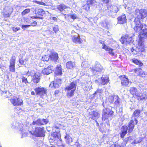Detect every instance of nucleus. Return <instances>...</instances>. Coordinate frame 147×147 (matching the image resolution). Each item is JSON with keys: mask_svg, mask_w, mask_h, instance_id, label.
Wrapping results in <instances>:
<instances>
[{"mask_svg": "<svg viewBox=\"0 0 147 147\" xmlns=\"http://www.w3.org/2000/svg\"><path fill=\"white\" fill-rule=\"evenodd\" d=\"M134 23V25H132V27H134V29L135 32L139 34L141 38H147V28L143 29L141 31L143 25L141 23L138 18L135 19Z\"/></svg>", "mask_w": 147, "mask_h": 147, "instance_id": "obj_1", "label": "nucleus"}, {"mask_svg": "<svg viewBox=\"0 0 147 147\" xmlns=\"http://www.w3.org/2000/svg\"><path fill=\"white\" fill-rule=\"evenodd\" d=\"M31 129H29L28 131L32 134L35 135L37 137H42L45 136L44 131V127L42 126H35L34 129L30 130Z\"/></svg>", "mask_w": 147, "mask_h": 147, "instance_id": "obj_2", "label": "nucleus"}, {"mask_svg": "<svg viewBox=\"0 0 147 147\" xmlns=\"http://www.w3.org/2000/svg\"><path fill=\"white\" fill-rule=\"evenodd\" d=\"M76 82H74L65 88V90L67 92V95L68 97H71L74 95V91L76 89Z\"/></svg>", "mask_w": 147, "mask_h": 147, "instance_id": "obj_3", "label": "nucleus"}, {"mask_svg": "<svg viewBox=\"0 0 147 147\" xmlns=\"http://www.w3.org/2000/svg\"><path fill=\"white\" fill-rule=\"evenodd\" d=\"M134 13L137 16L135 19L137 18L140 22V19H143L147 16V9H136L135 10Z\"/></svg>", "mask_w": 147, "mask_h": 147, "instance_id": "obj_4", "label": "nucleus"}, {"mask_svg": "<svg viewBox=\"0 0 147 147\" xmlns=\"http://www.w3.org/2000/svg\"><path fill=\"white\" fill-rule=\"evenodd\" d=\"M114 112L109 109H103L102 119L103 120L105 121L112 116Z\"/></svg>", "mask_w": 147, "mask_h": 147, "instance_id": "obj_5", "label": "nucleus"}, {"mask_svg": "<svg viewBox=\"0 0 147 147\" xmlns=\"http://www.w3.org/2000/svg\"><path fill=\"white\" fill-rule=\"evenodd\" d=\"M11 125V127L12 128L17 129L19 128L22 134V138L27 136V131L23 129H22L23 128L22 124L14 122Z\"/></svg>", "mask_w": 147, "mask_h": 147, "instance_id": "obj_6", "label": "nucleus"}, {"mask_svg": "<svg viewBox=\"0 0 147 147\" xmlns=\"http://www.w3.org/2000/svg\"><path fill=\"white\" fill-rule=\"evenodd\" d=\"M94 74H99L104 71V69L102 66L97 62L95 63V67L91 68Z\"/></svg>", "mask_w": 147, "mask_h": 147, "instance_id": "obj_7", "label": "nucleus"}, {"mask_svg": "<svg viewBox=\"0 0 147 147\" xmlns=\"http://www.w3.org/2000/svg\"><path fill=\"white\" fill-rule=\"evenodd\" d=\"M48 122V120L47 119H38L37 120L35 121H34L32 125H30L29 127V129L31 128H33V125L34 127H35V126H40L39 125H44L47 124Z\"/></svg>", "mask_w": 147, "mask_h": 147, "instance_id": "obj_8", "label": "nucleus"}, {"mask_svg": "<svg viewBox=\"0 0 147 147\" xmlns=\"http://www.w3.org/2000/svg\"><path fill=\"white\" fill-rule=\"evenodd\" d=\"M9 100L11 103L14 106H18L23 104L22 100L19 98H17L16 96H13L10 98Z\"/></svg>", "mask_w": 147, "mask_h": 147, "instance_id": "obj_9", "label": "nucleus"}, {"mask_svg": "<svg viewBox=\"0 0 147 147\" xmlns=\"http://www.w3.org/2000/svg\"><path fill=\"white\" fill-rule=\"evenodd\" d=\"M59 132H53L51 136L49 137V141L50 143L55 142L56 140L59 139Z\"/></svg>", "mask_w": 147, "mask_h": 147, "instance_id": "obj_10", "label": "nucleus"}, {"mask_svg": "<svg viewBox=\"0 0 147 147\" xmlns=\"http://www.w3.org/2000/svg\"><path fill=\"white\" fill-rule=\"evenodd\" d=\"M137 122L138 121L136 117H134L133 119L130 121L128 127L129 128L128 132L130 133L132 131L134 127V124H136Z\"/></svg>", "mask_w": 147, "mask_h": 147, "instance_id": "obj_11", "label": "nucleus"}, {"mask_svg": "<svg viewBox=\"0 0 147 147\" xmlns=\"http://www.w3.org/2000/svg\"><path fill=\"white\" fill-rule=\"evenodd\" d=\"M121 80V83L123 86H126L128 85L129 83V79L126 76L123 75L119 78Z\"/></svg>", "mask_w": 147, "mask_h": 147, "instance_id": "obj_12", "label": "nucleus"}, {"mask_svg": "<svg viewBox=\"0 0 147 147\" xmlns=\"http://www.w3.org/2000/svg\"><path fill=\"white\" fill-rule=\"evenodd\" d=\"M36 94L41 96L45 94L47 92L46 89L44 88L38 87L35 89Z\"/></svg>", "mask_w": 147, "mask_h": 147, "instance_id": "obj_13", "label": "nucleus"}, {"mask_svg": "<svg viewBox=\"0 0 147 147\" xmlns=\"http://www.w3.org/2000/svg\"><path fill=\"white\" fill-rule=\"evenodd\" d=\"M72 38L73 42L76 44H80L83 41L77 33H76V35H72Z\"/></svg>", "mask_w": 147, "mask_h": 147, "instance_id": "obj_14", "label": "nucleus"}, {"mask_svg": "<svg viewBox=\"0 0 147 147\" xmlns=\"http://www.w3.org/2000/svg\"><path fill=\"white\" fill-rule=\"evenodd\" d=\"M120 41L123 44L129 43L132 41V38L131 37L129 38L128 36L125 35V37H122Z\"/></svg>", "mask_w": 147, "mask_h": 147, "instance_id": "obj_15", "label": "nucleus"}, {"mask_svg": "<svg viewBox=\"0 0 147 147\" xmlns=\"http://www.w3.org/2000/svg\"><path fill=\"white\" fill-rule=\"evenodd\" d=\"M53 70V66H49L45 68L42 71V72L44 75H48L52 72Z\"/></svg>", "mask_w": 147, "mask_h": 147, "instance_id": "obj_16", "label": "nucleus"}, {"mask_svg": "<svg viewBox=\"0 0 147 147\" xmlns=\"http://www.w3.org/2000/svg\"><path fill=\"white\" fill-rule=\"evenodd\" d=\"M15 59L12 57L10 61L9 69L10 71L14 72L15 71Z\"/></svg>", "mask_w": 147, "mask_h": 147, "instance_id": "obj_17", "label": "nucleus"}, {"mask_svg": "<svg viewBox=\"0 0 147 147\" xmlns=\"http://www.w3.org/2000/svg\"><path fill=\"white\" fill-rule=\"evenodd\" d=\"M61 84V80L60 79H58L53 82H51L49 86L52 87L53 86L54 88H58Z\"/></svg>", "mask_w": 147, "mask_h": 147, "instance_id": "obj_18", "label": "nucleus"}, {"mask_svg": "<svg viewBox=\"0 0 147 147\" xmlns=\"http://www.w3.org/2000/svg\"><path fill=\"white\" fill-rule=\"evenodd\" d=\"M145 38H141L140 36L138 41V45L139 49H141L140 50L142 52L144 51V42Z\"/></svg>", "mask_w": 147, "mask_h": 147, "instance_id": "obj_19", "label": "nucleus"}, {"mask_svg": "<svg viewBox=\"0 0 147 147\" xmlns=\"http://www.w3.org/2000/svg\"><path fill=\"white\" fill-rule=\"evenodd\" d=\"M118 23L120 24H123L126 23L127 20L126 16L123 14L119 16L117 18Z\"/></svg>", "mask_w": 147, "mask_h": 147, "instance_id": "obj_20", "label": "nucleus"}, {"mask_svg": "<svg viewBox=\"0 0 147 147\" xmlns=\"http://www.w3.org/2000/svg\"><path fill=\"white\" fill-rule=\"evenodd\" d=\"M40 75L38 72L36 73L35 75L32 77V80L35 83H37L40 81Z\"/></svg>", "mask_w": 147, "mask_h": 147, "instance_id": "obj_21", "label": "nucleus"}, {"mask_svg": "<svg viewBox=\"0 0 147 147\" xmlns=\"http://www.w3.org/2000/svg\"><path fill=\"white\" fill-rule=\"evenodd\" d=\"M102 42V41L100 42V43L102 44V49H105L106 51H108L110 54H111L112 55H114V53L113 51V49L106 46L104 44H103Z\"/></svg>", "mask_w": 147, "mask_h": 147, "instance_id": "obj_22", "label": "nucleus"}, {"mask_svg": "<svg viewBox=\"0 0 147 147\" xmlns=\"http://www.w3.org/2000/svg\"><path fill=\"white\" fill-rule=\"evenodd\" d=\"M135 72L138 74V75L142 77H145V74L143 71H142L140 69H135Z\"/></svg>", "mask_w": 147, "mask_h": 147, "instance_id": "obj_23", "label": "nucleus"}, {"mask_svg": "<svg viewBox=\"0 0 147 147\" xmlns=\"http://www.w3.org/2000/svg\"><path fill=\"white\" fill-rule=\"evenodd\" d=\"M100 81H101V83L102 84L105 85L107 84L109 81V78L107 76H102L100 79Z\"/></svg>", "mask_w": 147, "mask_h": 147, "instance_id": "obj_24", "label": "nucleus"}, {"mask_svg": "<svg viewBox=\"0 0 147 147\" xmlns=\"http://www.w3.org/2000/svg\"><path fill=\"white\" fill-rule=\"evenodd\" d=\"M50 57L51 60L55 62H57L58 60V56L57 53H52L50 56Z\"/></svg>", "mask_w": 147, "mask_h": 147, "instance_id": "obj_25", "label": "nucleus"}, {"mask_svg": "<svg viewBox=\"0 0 147 147\" xmlns=\"http://www.w3.org/2000/svg\"><path fill=\"white\" fill-rule=\"evenodd\" d=\"M137 96L138 97V100H143L147 98V97L146 95L144 94H141L138 93Z\"/></svg>", "mask_w": 147, "mask_h": 147, "instance_id": "obj_26", "label": "nucleus"}, {"mask_svg": "<svg viewBox=\"0 0 147 147\" xmlns=\"http://www.w3.org/2000/svg\"><path fill=\"white\" fill-rule=\"evenodd\" d=\"M35 13L36 15L43 16L45 14V11L42 9H39L35 11Z\"/></svg>", "mask_w": 147, "mask_h": 147, "instance_id": "obj_27", "label": "nucleus"}, {"mask_svg": "<svg viewBox=\"0 0 147 147\" xmlns=\"http://www.w3.org/2000/svg\"><path fill=\"white\" fill-rule=\"evenodd\" d=\"M130 92L133 95L134 94L136 96L138 95V92L136 88L134 87L131 88L130 90Z\"/></svg>", "mask_w": 147, "mask_h": 147, "instance_id": "obj_28", "label": "nucleus"}, {"mask_svg": "<svg viewBox=\"0 0 147 147\" xmlns=\"http://www.w3.org/2000/svg\"><path fill=\"white\" fill-rule=\"evenodd\" d=\"M64 138L65 142L67 144L70 143L72 141V140L71 137L67 134H66Z\"/></svg>", "mask_w": 147, "mask_h": 147, "instance_id": "obj_29", "label": "nucleus"}, {"mask_svg": "<svg viewBox=\"0 0 147 147\" xmlns=\"http://www.w3.org/2000/svg\"><path fill=\"white\" fill-rule=\"evenodd\" d=\"M67 7L64 4H61L58 6L57 9L60 11H63Z\"/></svg>", "mask_w": 147, "mask_h": 147, "instance_id": "obj_30", "label": "nucleus"}, {"mask_svg": "<svg viewBox=\"0 0 147 147\" xmlns=\"http://www.w3.org/2000/svg\"><path fill=\"white\" fill-rule=\"evenodd\" d=\"M55 73L56 75H61L62 74L61 68L60 66H58L56 68L55 70Z\"/></svg>", "mask_w": 147, "mask_h": 147, "instance_id": "obj_31", "label": "nucleus"}, {"mask_svg": "<svg viewBox=\"0 0 147 147\" xmlns=\"http://www.w3.org/2000/svg\"><path fill=\"white\" fill-rule=\"evenodd\" d=\"M0 90L1 91V93H5V94H6V95H4L5 98L9 97L10 96H11V94L9 92V91H4V88H2V89H1Z\"/></svg>", "mask_w": 147, "mask_h": 147, "instance_id": "obj_32", "label": "nucleus"}, {"mask_svg": "<svg viewBox=\"0 0 147 147\" xmlns=\"http://www.w3.org/2000/svg\"><path fill=\"white\" fill-rule=\"evenodd\" d=\"M132 62L136 64L139 65L140 66H142L143 65V63L140 61L136 59H133Z\"/></svg>", "mask_w": 147, "mask_h": 147, "instance_id": "obj_33", "label": "nucleus"}, {"mask_svg": "<svg viewBox=\"0 0 147 147\" xmlns=\"http://www.w3.org/2000/svg\"><path fill=\"white\" fill-rule=\"evenodd\" d=\"M113 103L116 105H117L119 103V98L117 95H114Z\"/></svg>", "mask_w": 147, "mask_h": 147, "instance_id": "obj_34", "label": "nucleus"}, {"mask_svg": "<svg viewBox=\"0 0 147 147\" xmlns=\"http://www.w3.org/2000/svg\"><path fill=\"white\" fill-rule=\"evenodd\" d=\"M74 64L71 61H70L67 62L66 63L67 67L69 69H72L74 67Z\"/></svg>", "mask_w": 147, "mask_h": 147, "instance_id": "obj_35", "label": "nucleus"}, {"mask_svg": "<svg viewBox=\"0 0 147 147\" xmlns=\"http://www.w3.org/2000/svg\"><path fill=\"white\" fill-rule=\"evenodd\" d=\"M140 111L139 110L137 109L134 112L133 115H132V119H133L134 117H139L140 115Z\"/></svg>", "mask_w": 147, "mask_h": 147, "instance_id": "obj_36", "label": "nucleus"}, {"mask_svg": "<svg viewBox=\"0 0 147 147\" xmlns=\"http://www.w3.org/2000/svg\"><path fill=\"white\" fill-rule=\"evenodd\" d=\"M111 11L115 13H117L118 11V7L115 6H111L110 7Z\"/></svg>", "mask_w": 147, "mask_h": 147, "instance_id": "obj_37", "label": "nucleus"}, {"mask_svg": "<svg viewBox=\"0 0 147 147\" xmlns=\"http://www.w3.org/2000/svg\"><path fill=\"white\" fill-rule=\"evenodd\" d=\"M103 90L102 89H98V90H96L95 93L94 94V96H97V93L99 94V96H101V94L102 93Z\"/></svg>", "mask_w": 147, "mask_h": 147, "instance_id": "obj_38", "label": "nucleus"}, {"mask_svg": "<svg viewBox=\"0 0 147 147\" xmlns=\"http://www.w3.org/2000/svg\"><path fill=\"white\" fill-rule=\"evenodd\" d=\"M99 115V113L96 112H94L92 114V119H95L96 118H98Z\"/></svg>", "mask_w": 147, "mask_h": 147, "instance_id": "obj_39", "label": "nucleus"}, {"mask_svg": "<svg viewBox=\"0 0 147 147\" xmlns=\"http://www.w3.org/2000/svg\"><path fill=\"white\" fill-rule=\"evenodd\" d=\"M50 57V56L48 55H44L42 57V60L44 61H47L49 60Z\"/></svg>", "mask_w": 147, "mask_h": 147, "instance_id": "obj_40", "label": "nucleus"}, {"mask_svg": "<svg viewBox=\"0 0 147 147\" xmlns=\"http://www.w3.org/2000/svg\"><path fill=\"white\" fill-rule=\"evenodd\" d=\"M30 11V9H26L23 11L21 13L22 15L23 16L26 14L28 13Z\"/></svg>", "mask_w": 147, "mask_h": 147, "instance_id": "obj_41", "label": "nucleus"}, {"mask_svg": "<svg viewBox=\"0 0 147 147\" xmlns=\"http://www.w3.org/2000/svg\"><path fill=\"white\" fill-rule=\"evenodd\" d=\"M53 29L55 33H56L59 30L58 26L57 25H55L53 27Z\"/></svg>", "mask_w": 147, "mask_h": 147, "instance_id": "obj_42", "label": "nucleus"}, {"mask_svg": "<svg viewBox=\"0 0 147 147\" xmlns=\"http://www.w3.org/2000/svg\"><path fill=\"white\" fill-rule=\"evenodd\" d=\"M95 3V0H88L87 1V3L89 5L90 4L91 5H93Z\"/></svg>", "mask_w": 147, "mask_h": 147, "instance_id": "obj_43", "label": "nucleus"}, {"mask_svg": "<svg viewBox=\"0 0 147 147\" xmlns=\"http://www.w3.org/2000/svg\"><path fill=\"white\" fill-rule=\"evenodd\" d=\"M32 2L34 3H35L37 4H39V5H46V4L45 3H44L42 1H37L36 0H33Z\"/></svg>", "mask_w": 147, "mask_h": 147, "instance_id": "obj_44", "label": "nucleus"}, {"mask_svg": "<svg viewBox=\"0 0 147 147\" xmlns=\"http://www.w3.org/2000/svg\"><path fill=\"white\" fill-rule=\"evenodd\" d=\"M27 74H29L31 76L33 77V76L35 75L36 73H35V72L34 70H32L30 71H28V72Z\"/></svg>", "mask_w": 147, "mask_h": 147, "instance_id": "obj_45", "label": "nucleus"}, {"mask_svg": "<svg viewBox=\"0 0 147 147\" xmlns=\"http://www.w3.org/2000/svg\"><path fill=\"white\" fill-rule=\"evenodd\" d=\"M128 128L127 126H123L121 128V131L127 133Z\"/></svg>", "mask_w": 147, "mask_h": 147, "instance_id": "obj_46", "label": "nucleus"}, {"mask_svg": "<svg viewBox=\"0 0 147 147\" xmlns=\"http://www.w3.org/2000/svg\"><path fill=\"white\" fill-rule=\"evenodd\" d=\"M9 11L8 13L5 14V16L6 17H9V15L12 13L13 10V9L11 8H10L9 9Z\"/></svg>", "mask_w": 147, "mask_h": 147, "instance_id": "obj_47", "label": "nucleus"}, {"mask_svg": "<svg viewBox=\"0 0 147 147\" xmlns=\"http://www.w3.org/2000/svg\"><path fill=\"white\" fill-rule=\"evenodd\" d=\"M114 98V96H109L108 98L109 101L111 103H113V99Z\"/></svg>", "mask_w": 147, "mask_h": 147, "instance_id": "obj_48", "label": "nucleus"}, {"mask_svg": "<svg viewBox=\"0 0 147 147\" xmlns=\"http://www.w3.org/2000/svg\"><path fill=\"white\" fill-rule=\"evenodd\" d=\"M47 30H48V31H49V32H50V35L51 36H52V37H53L54 35V32H53L52 31V30L51 29V28L50 27H48L47 28Z\"/></svg>", "mask_w": 147, "mask_h": 147, "instance_id": "obj_49", "label": "nucleus"}, {"mask_svg": "<svg viewBox=\"0 0 147 147\" xmlns=\"http://www.w3.org/2000/svg\"><path fill=\"white\" fill-rule=\"evenodd\" d=\"M83 8L86 11H88L90 9V6L87 3L83 7Z\"/></svg>", "mask_w": 147, "mask_h": 147, "instance_id": "obj_50", "label": "nucleus"}, {"mask_svg": "<svg viewBox=\"0 0 147 147\" xmlns=\"http://www.w3.org/2000/svg\"><path fill=\"white\" fill-rule=\"evenodd\" d=\"M30 26H31V25H23L22 26V29H23L24 30H25V28H27Z\"/></svg>", "mask_w": 147, "mask_h": 147, "instance_id": "obj_51", "label": "nucleus"}, {"mask_svg": "<svg viewBox=\"0 0 147 147\" xmlns=\"http://www.w3.org/2000/svg\"><path fill=\"white\" fill-rule=\"evenodd\" d=\"M22 81L25 84H27L28 83V81L27 79L25 77H23L22 78Z\"/></svg>", "mask_w": 147, "mask_h": 147, "instance_id": "obj_52", "label": "nucleus"}, {"mask_svg": "<svg viewBox=\"0 0 147 147\" xmlns=\"http://www.w3.org/2000/svg\"><path fill=\"white\" fill-rule=\"evenodd\" d=\"M121 131V137L122 138H123L125 136L126 134L127 133L123 131Z\"/></svg>", "mask_w": 147, "mask_h": 147, "instance_id": "obj_53", "label": "nucleus"}, {"mask_svg": "<svg viewBox=\"0 0 147 147\" xmlns=\"http://www.w3.org/2000/svg\"><path fill=\"white\" fill-rule=\"evenodd\" d=\"M70 17L73 19H76L77 18V16L76 15H70Z\"/></svg>", "mask_w": 147, "mask_h": 147, "instance_id": "obj_54", "label": "nucleus"}, {"mask_svg": "<svg viewBox=\"0 0 147 147\" xmlns=\"http://www.w3.org/2000/svg\"><path fill=\"white\" fill-rule=\"evenodd\" d=\"M50 19L56 22H57L58 20L57 18L56 17H50Z\"/></svg>", "mask_w": 147, "mask_h": 147, "instance_id": "obj_55", "label": "nucleus"}, {"mask_svg": "<svg viewBox=\"0 0 147 147\" xmlns=\"http://www.w3.org/2000/svg\"><path fill=\"white\" fill-rule=\"evenodd\" d=\"M111 0H102L101 1L104 3L107 4Z\"/></svg>", "mask_w": 147, "mask_h": 147, "instance_id": "obj_56", "label": "nucleus"}, {"mask_svg": "<svg viewBox=\"0 0 147 147\" xmlns=\"http://www.w3.org/2000/svg\"><path fill=\"white\" fill-rule=\"evenodd\" d=\"M20 29V28H13V30L16 32L17 31H18V30H19Z\"/></svg>", "mask_w": 147, "mask_h": 147, "instance_id": "obj_57", "label": "nucleus"}, {"mask_svg": "<svg viewBox=\"0 0 147 147\" xmlns=\"http://www.w3.org/2000/svg\"><path fill=\"white\" fill-rule=\"evenodd\" d=\"M37 22H36L34 21V22H33L32 23H31V25H31V26H34L37 25Z\"/></svg>", "mask_w": 147, "mask_h": 147, "instance_id": "obj_58", "label": "nucleus"}, {"mask_svg": "<svg viewBox=\"0 0 147 147\" xmlns=\"http://www.w3.org/2000/svg\"><path fill=\"white\" fill-rule=\"evenodd\" d=\"M19 62L20 64H23L24 63V61L23 59H19Z\"/></svg>", "mask_w": 147, "mask_h": 147, "instance_id": "obj_59", "label": "nucleus"}, {"mask_svg": "<svg viewBox=\"0 0 147 147\" xmlns=\"http://www.w3.org/2000/svg\"><path fill=\"white\" fill-rule=\"evenodd\" d=\"M142 141V140L141 139H140L139 140H138L137 141H136V140H134V141L135 142V143H139L140 142Z\"/></svg>", "mask_w": 147, "mask_h": 147, "instance_id": "obj_60", "label": "nucleus"}, {"mask_svg": "<svg viewBox=\"0 0 147 147\" xmlns=\"http://www.w3.org/2000/svg\"><path fill=\"white\" fill-rule=\"evenodd\" d=\"M32 19H38V16H32L31 17Z\"/></svg>", "mask_w": 147, "mask_h": 147, "instance_id": "obj_61", "label": "nucleus"}, {"mask_svg": "<svg viewBox=\"0 0 147 147\" xmlns=\"http://www.w3.org/2000/svg\"><path fill=\"white\" fill-rule=\"evenodd\" d=\"M76 33L74 31H72L71 32L72 35L73 34H75V35H76Z\"/></svg>", "mask_w": 147, "mask_h": 147, "instance_id": "obj_62", "label": "nucleus"}, {"mask_svg": "<svg viewBox=\"0 0 147 147\" xmlns=\"http://www.w3.org/2000/svg\"><path fill=\"white\" fill-rule=\"evenodd\" d=\"M42 147H47V146H46L45 144H43Z\"/></svg>", "mask_w": 147, "mask_h": 147, "instance_id": "obj_63", "label": "nucleus"}, {"mask_svg": "<svg viewBox=\"0 0 147 147\" xmlns=\"http://www.w3.org/2000/svg\"><path fill=\"white\" fill-rule=\"evenodd\" d=\"M31 94L32 95H34V94H35L34 92L33 91H32L31 92Z\"/></svg>", "mask_w": 147, "mask_h": 147, "instance_id": "obj_64", "label": "nucleus"}]
</instances>
